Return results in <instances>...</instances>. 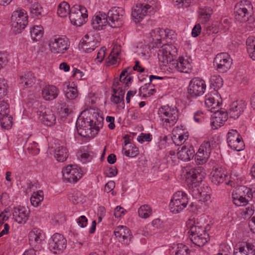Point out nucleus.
I'll return each instance as SVG.
<instances>
[{"label":"nucleus","instance_id":"45","mask_svg":"<svg viewBox=\"0 0 255 255\" xmlns=\"http://www.w3.org/2000/svg\"><path fill=\"white\" fill-rule=\"evenodd\" d=\"M229 146L233 150L240 151L244 149L245 144L242 140V137L235 141H230L228 143Z\"/></svg>","mask_w":255,"mask_h":255},{"label":"nucleus","instance_id":"8","mask_svg":"<svg viewBox=\"0 0 255 255\" xmlns=\"http://www.w3.org/2000/svg\"><path fill=\"white\" fill-rule=\"evenodd\" d=\"M48 45L52 53H63L68 49L70 43L67 38L55 35L50 39Z\"/></svg>","mask_w":255,"mask_h":255},{"label":"nucleus","instance_id":"9","mask_svg":"<svg viewBox=\"0 0 255 255\" xmlns=\"http://www.w3.org/2000/svg\"><path fill=\"white\" fill-rule=\"evenodd\" d=\"M201 167H198L186 171L185 181L189 187H196L201 183L204 176Z\"/></svg>","mask_w":255,"mask_h":255},{"label":"nucleus","instance_id":"63","mask_svg":"<svg viewBox=\"0 0 255 255\" xmlns=\"http://www.w3.org/2000/svg\"><path fill=\"white\" fill-rule=\"evenodd\" d=\"M106 49L103 47L101 48L100 50L98 52L96 60L98 62H101L104 59L105 55Z\"/></svg>","mask_w":255,"mask_h":255},{"label":"nucleus","instance_id":"31","mask_svg":"<svg viewBox=\"0 0 255 255\" xmlns=\"http://www.w3.org/2000/svg\"><path fill=\"white\" fill-rule=\"evenodd\" d=\"M100 128H76L77 133L81 136L90 139L97 134Z\"/></svg>","mask_w":255,"mask_h":255},{"label":"nucleus","instance_id":"50","mask_svg":"<svg viewBox=\"0 0 255 255\" xmlns=\"http://www.w3.org/2000/svg\"><path fill=\"white\" fill-rule=\"evenodd\" d=\"M241 136L237 130L232 129L227 134V142L235 141L239 138H241Z\"/></svg>","mask_w":255,"mask_h":255},{"label":"nucleus","instance_id":"26","mask_svg":"<svg viewBox=\"0 0 255 255\" xmlns=\"http://www.w3.org/2000/svg\"><path fill=\"white\" fill-rule=\"evenodd\" d=\"M194 148L192 146L189 147L183 145L177 153L178 158L183 161H188L193 158L195 154Z\"/></svg>","mask_w":255,"mask_h":255},{"label":"nucleus","instance_id":"46","mask_svg":"<svg viewBox=\"0 0 255 255\" xmlns=\"http://www.w3.org/2000/svg\"><path fill=\"white\" fill-rule=\"evenodd\" d=\"M90 128H102L104 123V118L98 115L91 120Z\"/></svg>","mask_w":255,"mask_h":255},{"label":"nucleus","instance_id":"36","mask_svg":"<svg viewBox=\"0 0 255 255\" xmlns=\"http://www.w3.org/2000/svg\"><path fill=\"white\" fill-rule=\"evenodd\" d=\"M190 240L196 246L203 247L209 240V236L207 233L202 234L200 236H197L190 238Z\"/></svg>","mask_w":255,"mask_h":255},{"label":"nucleus","instance_id":"19","mask_svg":"<svg viewBox=\"0 0 255 255\" xmlns=\"http://www.w3.org/2000/svg\"><path fill=\"white\" fill-rule=\"evenodd\" d=\"M67 241L62 235L56 233L51 237L49 243L50 248L54 250L62 252L66 248Z\"/></svg>","mask_w":255,"mask_h":255},{"label":"nucleus","instance_id":"17","mask_svg":"<svg viewBox=\"0 0 255 255\" xmlns=\"http://www.w3.org/2000/svg\"><path fill=\"white\" fill-rule=\"evenodd\" d=\"M246 103L243 101H237L233 102L229 106L228 111H226L232 119H236L243 113L246 108Z\"/></svg>","mask_w":255,"mask_h":255},{"label":"nucleus","instance_id":"57","mask_svg":"<svg viewBox=\"0 0 255 255\" xmlns=\"http://www.w3.org/2000/svg\"><path fill=\"white\" fill-rule=\"evenodd\" d=\"M137 140L141 143L144 141L149 142L152 140V135L150 133H141L138 136Z\"/></svg>","mask_w":255,"mask_h":255},{"label":"nucleus","instance_id":"52","mask_svg":"<svg viewBox=\"0 0 255 255\" xmlns=\"http://www.w3.org/2000/svg\"><path fill=\"white\" fill-rule=\"evenodd\" d=\"M70 200L74 204L82 203L83 197L82 195L79 192H75L69 197Z\"/></svg>","mask_w":255,"mask_h":255},{"label":"nucleus","instance_id":"22","mask_svg":"<svg viewBox=\"0 0 255 255\" xmlns=\"http://www.w3.org/2000/svg\"><path fill=\"white\" fill-rule=\"evenodd\" d=\"M29 212L24 207H14L13 219L18 224L25 223L28 219Z\"/></svg>","mask_w":255,"mask_h":255},{"label":"nucleus","instance_id":"14","mask_svg":"<svg viewBox=\"0 0 255 255\" xmlns=\"http://www.w3.org/2000/svg\"><path fill=\"white\" fill-rule=\"evenodd\" d=\"M212 183L216 185L225 182L226 185L235 186V183L231 180V176L227 174L222 168H217L214 170L211 179Z\"/></svg>","mask_w":255,"mask_h":255},{"label":"nucleus","instance_id":"34","mask_svg":"<svg viewBox=\"0 0 255 255\" xmlns=\"http://www.w3.org/2000/svg\"><path fill=\"white\" fill-rule=\"evenodd\" d=\"M55 158L59 162H64L68 157V152L66 147L60 146L55 150Z\"/></svg>","mask_w":255,"mask_h":255},{"label":"nucleus","instance_id":"55","mask_svg":"<svg viewBox=\"0 0 255 255\" xmlns=\"http://www.w3.org/2000/svg\"><path fill=\"white\" fill-rule=\"evenodd\" d=\"M189 137V133L188 132H180L179 134L177 140L178 141H174L175 144H177L178 145L180 144H182L184 143L188 138Z\"/></svg>","mask_w":255,"mask_h":255},{"label":"nucleus","instance_id":"27","mask_svg":"<svg viewBox=\"0 0 255 255\" xmlns=\"http://www.w3.org/2000/svg\"><path fill=\"white\" fill-rule=\"evenodd\" d=\"M58 89L54 86H45L42 90V96L46 101H51L58 96Z\"/></svg>","mask_w":255,"mask_h":255},{"label":"nucleus","instance_id":"38","mask_svg":"<svg viewBox=\"0 0 255 255\" xmlns=\"http://www.w3.org/2000/svg\"><path fill=\"white\" fill-rule=\"evenodd\" d=\"M171 254L175 255H190V250L188 248L182 244H178L176 247L172 248Z\"/></svg>","mask_w":255,"mask_h":255},{"label":"nucleus","instance_id":"10","mask_svg":"<svg viewBox=\"0 0 255 255\" xmlns=\"http://www.w3.org/2000/svg\"><path fill=\"white\" fill-rule=\"evenodd\" d=\"M158 48L159 49L158 51V58L163 65H166V64L173 61L177 52L175 46L163 44L162 46L160 45Z\"/></svg>","mask_w":255,"mask_h":255},{"label":"nucleus","instance_id":"39","mask_svg":"<svg viewBox=\"0 0 255 255\" xmlns=\"http://www.w3.org/2000/svg\"><path fill=\"white\" fill-rule=\"evenodd\" d=\"M70 5L67 2L63 1L59 4L57 8V14L59 16L64 17L68 14L70 15Z\"/></svg>","mask_w":255,"mask_h":255},{"label":"nucleus","instance_id":"1","mask_svg":"<svg viewBox=\"0 0 255 255\" xmlns=\"http://www.w3.org/2000/svg\"><path fill=\"white\" fill-rule=\"evenodd\" d=\"M124 14L123 9L119 7L111 8L107 14L99 11L93 19V27L94 29L100 30L109 23L113 28L120 27L124 23Z\"/></svg>","mask_w":255,"mask_h":255},{"label":"nucleus","instance_id":"21","mask_svg":"<svg viewBox=\"0 0 255 255\" xmlns=\"http://www.w3.org/2000/svg\"><path fill=\"white\" fill-rule=\"evenodd\" d=\"M220 105L219 106V110L216 112H213L217 115L212 117L211 121L212 126L215 128H220L223 126H227L226 124L227 121V113L220 109Z\"/></svg>","mask_w":255,"mask_h":255},{"label":"nucleus","instance_id":"28","mask_svg":"<svg viewBox=\"0 0 255 255\" xmlns=\"http://www.w3.org/2000/svg\"><path fill=\"white\" fill-rule=\"evenodd\" d=\"M28 237L30 245L33 246L35 249H38L39 246L42 241L41 231L39 229H34L29 232Z\"/></svg>","mask_w":255,"mask_h":255},{"label":"nucleus","instance_id":"16","mask_svg":"<svg viewBox=\"0 0 255 255\" xmlns=\"http://www.w3.org/2000/svg\"><path fill=\"white\" fill-rule=\"evenodd\" d=\"M76 165H69L62 170L63 177L69 183H75L82 177V174Z\"/></svg>","mask_w":255,"mask_h":255},{"label":"nucleus","instance_id":"15","mask_svg":"<svg viewBox=\"0 0 255 255\" xmlns=\"http://www.w3.org/2000/svg\"><path fill=\"white\" fill-rule=\"evenodd\" d=\"M205 81L199 78L192 79L189 85L188 93L192 97H196L202 95L206 89Z\"/></svg>","mask_w":255,"mask_h":255},{"label":"nucleus","instance_id":"35","mask_svg":"<svg viewBox=\"0 0 255 255\" xmlns=\"http://www.w3.org/2000/svg\"><path fill=\"white\" fill-rule=\"evenodd\" d=\"M246 46L250 57L253 60H255V37H249L246 40Z\"/></svg>","mask_w":255,"mask_h":255},{"label":"nucleus","instance_id":"4","mask_svg":"<svg viewBox=\"0 0 255 255\" xmlns=\"http://www.w3.org/2000/svg\"><path fill=\"white\" fill-rule=\"evenodd\" d=\"M158 114L161 118L163 126L165 127H171L174 126L178 119L177 109L171 108L168 105L162 106L159 108Z\"/></svg>","mask_w":255,"mask_h":255},{"label":"nucleus","instance_id":"53","mask_svg":"<svg viewBox=\"0 0 255 255\" xmlns=\"http://www.w3.org/2000/svg\"><path fill=\"white\" fill-rule=\"evenodd\" d=\"M119 54L120 52L118 46L114 47L109 56V62L112 64H115Z\"/></svg>","mask_w":255,"mask_h":255},{"label":"nucleus","instance_id":"23","mask_svg":"<svg viewBox=\"0 0 255 255\" xmlns=\"http://www.w3.org/2000/svg\"><path fill=\"white\" fill-rule=\"evenodd\" d=\"M172 65L174 68L180 72L188 73L192 69V65L190 62L187 59L182 57H179L177 60L174 61L173 60Z\"/></svg>","mask_w":255,"mask_h":255},{"label":"nucleus","instance_id":"24","mask_svg":"<svg viewBox=\"0 0 255 255\" xmlns=\"http://www.w3.org/2000/svg\"><path fill=\"white\" fill-rule=\"evenodd\" d=\"M96 43L93 37H90L88 35H86L82 39L79 46L84 52L90 53L95 50Z\"/></svg>","mask_w":255,"mask_h":255},{"label":"nucleus","instance_id":"60","mask_svg":"<svg viewBox=\"0 0 255 255\" xmlns=\"http://www.w3.org/2000/svg\"><path fill=\"white\" fill-rule=\"evenodd\" d=\"M130 70L129 67H128L122 71L120 76V81L121 82H125V80L127 79V76L130 74L131 72V70Z\"/></svg>","mask_w":255,"mask_h":255},{"label":"nucleus","instance_id":"62","mask_svg":"<svg viewBox=\"0 0 255 255\" xmlns=\"http://www.w3.org/2000/svg\"><path fill=\"white\" fill-rule=\"evenodd\" d=\"M201 26L200 24H196L192 30V35L194 37L198 36L201 33Z\"/></svg>","mask_w":255,"mask_h":255},{"label":"nucleus","instance_id":"56","mask_svg":"<svg viewBox=\"0 0 255 255\" xmlns=\"http://www.w3.org/2000/svg\"><path fill=\"white\" fill-rule=\"evenodd\" d=\"M151 37L152 38L154 42V46L158 48L161 44V41L159 33H153V30L150 32Z\"/></svg>","mask_w":255,"mask_h":255},{"label":"nucleus","instance_id":"13","mask_svg":"<svg viewBox=\"0 0 255 255\" xmlns=\"http://www.w3.org/2000/svg\"><path fill=\"white\" fill-rule=\"evenodd\" d=\"M232 63V60L227 53L218 54L214 58V65L220 72L227 71Z\"/></svg>","mask_w":255,"mask_h":255},{"label":"nucleus","instance_id":"44","mask_svg":"<svg viewBox=\"0 0 255 255\" xmlns=\"http://www.w3.org/2000/svg\"><path fill=\"white\" fill-rule=\"evenodd\" d=\"M43 200V192L39 191L37 192H34L30 198L31 204L34 206L37 207L39 204Z\"/></svg>","mask_w":255,"mask_h":255},{"label":"nucleus","instance_id":"59","mask_svg":"<svg viewBox=\"0 0 255 255\" xmlns=\"http://www.w3.org/2000/svg\"><path fill=\"white\" fill-rule=\"evenodd\" d=\"M8 105L3 101H0V115H5L8 111Z\"/></svg>","mask_w":255,"mask_h":255},{"label":"nucleus","instance_id":"30","mask_svg":"<svg viewBox=\"0 0 255 255\" xmlns=\"http://www.w3.org/2000/svg\"><path fill=\"white\" fill-rule=\"evenodd\" d=\"M93 152L88 150V147H82L77 153L78 157L83 163L90 162L93 159Z\"/></svg>","mask_w":255,"mask_h":255},{"label":"nucleus","instance_id":"64","mask_svg":"<svg viewBox=\"0 0 255 255\" xmlns=\"http://www.w3.org/2000/svg\"><path fill=\"white\" fill-rule=\"evenodd\" d=\"M87 221L88 220L85 216H81L78 219L77 223L80 227L84 228L86 226Z\"/></svg>","mask_w":255,"mask_h":255},{"label":"nucleus","instance_id":"3","mask_svg":"<svg viewBox=\"0 0 255 255\" xmlns=\"http://www.w3.org/2000/svg\"><path fill=\"white\" fill-rule=\"evenodd\" d=\"M218 143L213 136L205 140L200 146L198 151L195 154V160L198 164H202L209 159L212 149L216 147Z\"/></svg>","mask_w":255,"mask_h":255},{"label":"nucleus","instance_id":"47","mask_svg":"<svg viewBox=\"0 0 255 255\" xmlns=\"http://www.w3.org/2000/svg\"><path fill=\"white\" fill-rule=\"evenodd\" d=\"M139 154L138 148L133 144H130L129 149L126 150L125 154L128 157H133Z\"/></svg>","mask_w":255,"mask_h":255},{"label":"nucleus","instance_id":"33","mask_svg":"<svg viewBox=\"0 0 255 255\" xmlns=\"http://www.w3.org/2000/svg\"><path fill=\"white\" fill-rule=\"evenodd\" d=\"M187 226L190 229L189 233H190V235L198 232L203 233V232L206 231V228L203 227L198 222L196 223L195 221L190 220L187 222Z\"/></svg>","mask_w":255,"mask_h":255},{"label":"nucleus","instance_id":"37","mask_svg":"<svg viewBox=\"0 0 255 255\" xmlns=\"http://www.w3.org/2000/svg\"><path fill=\"white\" fill-rule=\"evenodd\" d=\"M251 189L245 186H240L236 188L233 193H235V196L239 197H246V199H250L251 196H249Z\"/></svg>","mask_w":255,"mask_h":255},{"label":"nucleus","instance_id":"11","mask_svg":"<svg viewBox=\"0 0 255 255\" xmlns=\"http://www.w3.org/2000/svg\"><path fill=\"white\" fill-rule=\"evenodd\" d=\"M87 9L84 6L75 5L70 10L69 19L71 23L76 26H80L86 22L88 17L86 13Z\"/></svg>","mask_w":255,"mask_h":255},{"label":"nucleus","instance_id":"25","mask_svg":"<svg viewBox=\"0 0 255 255\" xmlns=\"http://www.w3.org/2000/svg\"><path fill=\"white\" fill-rule=\"evenodd\" d=\"M234 255H255V247L246 243L245 246H237L234 248Z\"/></svg>","mask_w":255,"mask_h":255},{"label":"nucleus","instance_id":"54","mask_svg":"<svg viewBox=\"0 0 255 255\" xmlns=\"http://www.w3.org/2000/svg\"><path fill=\"white\" fill-rule=\"evenodd\" d=\"M169 30L168 29L165 30L164 29H161L159 28L153 29V33L160 34V37L161 41L162 40H164L168 37L171 38L170 37H169Z\"/></svg>","mask_w":255,"mask_h":255},{"label":"nucleus","instance_id":"41","mask_svg":"<svg viewBox=\"0 0 255 255\" xmlns=\"http://www.w3.org/2000/svg\"><path fill=\"white\" fill-rule=\"evenodd\" d=\"M43 28L41 25H35L30 30L31 37L35 41L40 39L43 36Z\"/></svg>","mask_w":255,"mask_h":255},{"label":"nucleus","instance_id":"58","mask_svg":"<svg viewBox=\"0 0 255 255\" xmlns=\"http://www.w3.org/2000/svg\"><path fill=\"white\" fill-rule=\"evenodd\" d=\"M7 56L6 52H0V70L6 65L8 62Z\"/></svg>","mask_w":255,"mask_h":255},{"label":"nucleus","instance_id":"18","mask_svg":"<svg viewBox=\"0 0 255 255\" xmlns=\"http://www.w3.org/2000/svg\"><path fill=\"white\" fill-rule=\"evenodd\" d=\"M37 113L41 121L45 126L50 127L54 123L55 117L49 109H46L45 107L41 105L37 111Z\"/></svg>","mask_w":255,"mask_h":255},{"label":"nucleus","instance_id":"20","mask_svg":"<svg viewBox=\"0 0 255 255\" xmlns=\"http://www.w3.org/2000/svg\"><path fill=\"white\" fill-rule=\"evenodd\" d=\"M114 234L120 242L123 244H128V240L130 241L132 238L130 231L126 226H119L114 230Z\"/></svg>","mask_w":255,"mask_h":255},{"label":"nucleus","instance_id":"32","mask_svg":"<svg viewBox=\"0 0 255 255\" xmlns=\"http://www.w3.org/2000/svg\"><path fill=\"white\" fill-rule=\"evenodd\" d=\"M198 12L199 19L200 22L204 23L209 20L213 11L210 7L205 6L200 8Z\"/></svg>","mask_w":255,"mask_h":255},{"label":"nucleus","instance_id":"29","mask_svg":"<svg viewBox=\"0 0 255 255\" xmlns=\"http://www.w3.org/2000/svg\"><path fill=\"white\" fill-rule=\"evenodd\" d=\"M35 81V78L31 72L24 73L20 77L19 84L25 87H30Z\"/></svg>","mask_w":255,"mask_h":255},{"label":"nucleus","instance_id":"12","mask_svg":"<svg viewBox=\"0 0 255 255\" xmlns=\"http://www.w3.org/2000/svg\"><path fill=\"white\" fill-rule=\"evenodd\" d=\"M154 7L146 3H138L132 11L131 15L135 22H140L146 15L153 14L155 12Z\"/></svg>","mask_w":255,"mask_h":255},{"label":"nucleus","instance_id":"6","mask_svg":"<svg viewBox=\"0 0 255 255\" xmlns=\"http://www.w3.org/2000/svg\"><path fill=\"white\" fill-rule=\"evenodd\" d=\"M253 9V5L249 0H241L238 2L235 6L234 15L235 18L241 22L247 21L249 19Z\"/></svg>","mask_w":255,"mask_h":255},{"label":"nucleus","instance_id":"7","mask_svg":"<svg viewBox=\"0 0 255 255\" xmlns=\"http://www.w3.org/2000/svg\"><path fill=\"white\" fill-rule=\"evenodd\" d=\"M188 203L186 194L182 191H177L174 194L169 204L170 212L173 214L179 213L186 207Z\"/></svg>","mask_w":255,"mask_h":255},{"label":"nucleus","instance_id":"43","mask_svg":"<svg viewBox=\"0 0 255 255\" xmlns=\"http://www.w3.org/2000/svg\"><path fill=\"white\" fill-rule=\"evenodd\" d=\"M66 98L69 100L75 99L78 96V91L77 89L74 87L66 85L63 89Z\"/></svg>","mask_w":255,"mask_h":255},{"label":"nucleus","instance_id":"5","mask_svg":"<svg viewBox=\"0 0 255 255\" xmlns=\"http://www.w3.org/2000/svg\"><path fill=\"white\" fill-rule=\"evenodd\" d=\"M11 26L13 32L19 33L28 23V16L24 9L16 10L13 12L11 17Z\"/></svg>","mask_w":255,"mask_h":255},{"label":"nucleus","instance_id":"2","mask_svg":"<svg viewBox=\"0 0 255 255\" xmlns=\"http://www.w3.org/2000/svg\"><path fill=\"white\" fill-rule=\"evenodd\" d=\"M210 83L214 89L205 96V104L211 112L219 110V106L222 103V98L216 89L220 88L223 85V81L219 75H213L210 78Z\"/></svg>","mask_w":255,"mask_h":255},{"label":"nucleus","instance_id":"51","mask_svg":"<svg viewBox=\"0 0 255 255\" xmlns=\"http://www.w3.org/2000/svg\"><path fill=\"white\" fill-rule=\"evenodd\" d=\"M91 119L79 117L76 122V128H86L90 127Z\"/></svg>","mask_w":255,"mask_h":255},{"label":"nucleus","instance_id":"40","mask_svg":"<svg viewBox=\"0 0 255 255\" xmlns=\"http://www.w3.org/2000/svg\"><path fill=\"white\" fill-rule=\"evenodd\" d=\"M30 11L32 17L39 18L42 16L43 9L39 3L36 2L31 4Z\"/></svg>","mask_w":255,"mask_h":255},{"label":"nucleus","instance_id":"61","mask_svg":"<svg viewBox=\"0 0 255 255\" xmlns=\"http://www.w3.org/2000/svg\"><path fill=\"white\" fill-rule=\"evenodd\" d=\"M207 33L209 35L212 33H217L219 31L216 24H213L211 25L206 27Z\"/></svg>","mask_w":255,"mask_h":255},{"label":"nucleus","instance_id":"49","mask_svg":"<svg viewBox=\"0 0 255 255\" xmlns=\"http://www.w3.org/2000/svg\"><path fill=\"white\" fill-rule=\"evenodd\" d=\"M235 193H232V198L233 203L237 206H242L247 204L248 199L246 197H239L235 196Z\"/></svg>","mask_w":255,"mask_h":255},{"label":"nucleus","instance_id":"42","mask_svg":"<svg viewBox=\"0 0 255 255\" xmlns=\"http://www.w3.org/2000/svg\"><path fill=\"white\" fill-rule=\"evenodd\" d=\"M152 213L151 208L146 204L141 206L138 210L139 216L144 219L148 218L152 214Z\"/></svg>","mask_w":255,"mask_h":255},{"label":"nucleus","instance_id":"48","mask_svg":"<svg viewBox=\"0 0 255 255\" xmlns=\"http://www.w3.org/2000/svg\"><path fill=\"white\" fill-rule=\"evenodd\" d=\"M2 118L0 119L1 128L11 127L12 126V118L8 116L7 114L5 115H2Z\"/></svg>","mask_w":255,"mask_h":255}]
</instances>
